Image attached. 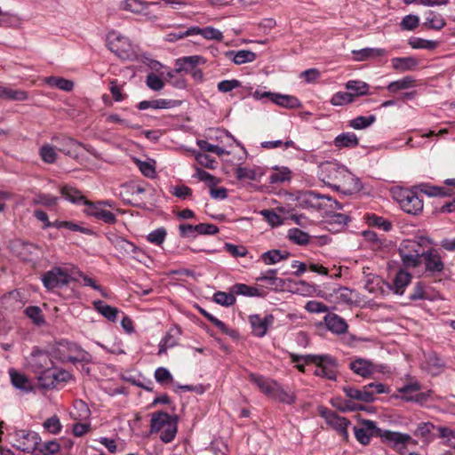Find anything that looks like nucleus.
<instances>
[{"label":"nucleus","mask_w":455,"mask_h":455,"mask_svg":"<svg viewBox=\"0 0 455 455\" xmlns=\"http://www.w3.org/2000/svg\"><path fill=\"white\" fill-rule=\"evenodd\" d=\"M60 192L61 195L71 203L84 204L86 206L84 212L87 215L93 216L108 224H113L116 221V217L114 213L103 209V207L100 206V204H95L87 200L79 190L66 186L61 188Z\"/></svg>","instance_id":"f257e3e1"},{"label":"nucleus","mask_w":455,"mask_h":455,"mask_svg":"<svg viewBox=\"0 0 455 455\" xmlns=\"http://www.w3.org/2000/svg\"><path fill=\"white\" fill-rule=\"evenodd\" d=\"M291 361L293 363H299L303 360L306 363H313L317 365L314 374L315 376L323 377L328 379H336V360L329 355H297L294 354L291 355Z\"/></svg>","instance_id":"f03ea898"},{"label":"nucleus","mask_w":455,"mask_h":455,"mask_svg":"<svg viewBox=\"0 0 455 455\" xmlns=\"http://www.w3.org/2000/svg\"><path fill=\"white\" fill-rule=\"evenodd\" d=\"M425 251L422 243L417 240H404L399 248L403 263L407 267H418L421 263Z\"/></svg>","instance_id":"7ed1b4c3"},{"label":"nucleus","mask_w":455,"mask_h":455,"mask_svg":"<svg viewBox=\"0 0 455 455\" xmlns=\"http://www.w3.org/2000/svg\"><path fill=\"white\" fill-rule=\"evenodd\" d=\"M320 170L322 180L334 189H336L337 185L341 181L344 176L351 179L350 172L337 163H323L320 166Z\"/></svg>","instance_id":"20e7f679"},{"label":"nucleus","mask_w":455,"mask_h":455,"mask_svg":"<svg viewBox=\"0 0 455 455\" xmlns=\"http://www.w3.org/2000/svg\"><path fill=\"white\" fill-rule=\"evenodd\" d=\"M57 354L62 362H70L74 364L91 361L90 354L75 343L60 344V347L57 349Z\"/></svg>","instance_id":"39448f33"},{"label":"nucleus","mask_w":455,"mask_h":455,"mask_svg":"<svg viewBox=\"0 0 455 455\" xmlns=\"http://www.w3.org/2000/svg\"><path fill=\"white\" fill-rule=\"evenodd\" d=\"M379 437L382 442L402 452L409 445H417L418 442L410 435L390 430L380 429Z\"/></svg>","instance_id":"423d86ee"},{"label":"nucleus","mask_w":455,"mask_h":455,"mask_svg":"<svg viewBox=\"0 0 455 455\" xmlns=\"http://www.w3.org/2000/svg\"><path fill=\"white\" fill-rule=\"evenodd\" d=\"M401 208L407 213L416 215L423 210V201L408 189H400L395 196Z\"/></svg>","instance_id":"0eeeda50"},{"label":"nucleus","mask_w":455,"mask_h":455,"mask_svg":"<svg viewBox=\"0 0 455 455\" xmlns=\"http://www.w3.org/2000/svg\"><path fill=\"white\" fill-rule=\"evenodd\" d=\"M42 282L47 290H53L68 284L70 277L66 270L55 267L43 275Z\"/></svg>","instance_id":"6e6552de"},{"label":"nucleus","mask_w":455,"mask_h":455,"mask_svg":"<svg viewBox=\"0 0 455 455\" xmlns=\"http://www.w3.org/2000/svg\"><path fill=\"white\" fill-rule=\"evenodd\" d=\"M303 203L316 209H325L327 207L331 210L342 209L341 204L333 200L331 196L321 195L314 191H308L304 194Z\"/></svg>","instance_id":"1a4fd4ad"},{"label":"nucleus","mask_w":455,"mask_h":455,"mask_svg":"<svg viewBox=\"0 0 455 455\" xmlns=\"http://www.w3.org/2000/svg\"><path fill=\"white\" fill-rule=\"evenodd\" d=\"M319 413L331 427L339 433L344 440L347 441L348 439L347 427L350 424L348 419L327 408H320Z\"/></svg>","instance_id":"9d476101"},{"label":"nucleus","mask_w":455,"mask_h":455,"mask_svg":"<svg viewBox=\"0 0 455 455\" xmlns=\"http://www.w3.org/2000/svg\"><path fill=\"white\" fill-rule=\"evenodd\" d=\"M9 248L11 251L19 259L24 261H31L39 251V247L32 243L25 242L21 239H15L10 242Z\"/></svg>","instance_id":"9b49d317"},{"label":"nucleus","mask_w":455,"mask_h":455,"mask_svg":"<svg viewBox=\"0 0 455 455\" xmlns=\"http://www.w3.org/2000/svg\"><path fill=\"white\" fill-rule=\"evenodd\" d=\"M15 446L22 451H34L39 445L40 437L35 432L19 430L15 433Z\"/></svg>","instance_id":"f8f14e48"},{"label":"nucleus","mask_w":455,"mask_h":455,"mask_svg":"<svg viewBox=\"0 0 455 455\" xmlns=\"http://www.w3.org/2000/svg\"><path fill=\"white\" fill-rule=\"evenodd\" d=\"M356 440L366 445L370 443L372 436L379 437L380 428L377 427L376 422L369 419H363L359 427H354Z\"/></svg>","instance_id":"ddd939ff"},{"label":"nucleus","mask_w":455,"mask_h":455,"mask_svg":"<svg viewBox=\"0 0 455 455\" xmlns=\"http://www.w3.org/2000/svg\"><path fill=\"white\" fill-rule=\"evenodd\" d=\"M52 141L56 143L59 151L75 159L78 158L79 149L84 147L82 143L66 136H54Z\"/></svg>","instance_id":"4468645a"},{"label":"nucleus","mask_w":455,"mask_h":455,"mask_svg":"<svg viewBox=\"0 0 455 455\" xmlns=\"http://www.w3.org/2000/svg\"><path fill=\"white\" fill-rule=\"evenodd\" d=\"M252 333L254 336L262 338L266 335L267 329L274 323V316L272 315H267L261 317L259 315H252L249 317Z\"/></svg>","instance_id":"2eb2a0df"},{"label":"nucleus","mask_w":455,"mask_h":455,"mask_svg":"<svg viewBox=\"0 0 455 455\" xmlns=\"http://www.w3.org/2000/svg\"><path fill=\"white\" fill-rule=\"evenodd\" d=\"M422 259H424L426 272L435 275L441 273L444 269V263L438 251L435 249L426 251Z\"/></svg>","instance_id":"dca6fc26"},{"label":"nucleus","mask_w":455,"mask_h":455,"mask_svg":"<svg viewBox=\"0 0 455 455\" xmlns=\"http://www.w3.org/2000/svg\"><path fill=\"white\" fill-rule=\"evenodd\" d=\"M108 45L109 50L119 58L125 59L129 57L131 45L126 37L114 34L110 35L108 39Z\"/></svg>","instance_id":"f3484780"},{"label":"nucleus","mask_w":455,"mask_h":455,"mask_svg":"<svg viewBox=\"0 0 455 455\" xmlns=\"http://www.w3.org/2000/svg\"><path fill=\"white\" fill-rule=\"evenodd\" d=\"M255 97L256 98L268 97L274 103H275L279 106L284 107V108H295L300 105L299 100L296 97L290 96V95H283V94L273 93V92H266L262 93L261 95H259V92H256Z\"/></svg>","instance_id":"a211bd4d"},{"label":"nucleus","mask_w":455,"mask_h":455,"mask_svg":"<svg viewBox=\"0 0 455 455\" xmlns=\"http://www.w3.org/2000/svg\"><path fill=\"white\" fill-rule=\"evenodd\" d=\"M29 365L35 372L39 373L45 370L52 369L53 362L47 353L37 351L31 355Z\"/></svg>","instance_id":"6ab92c4d"},{"label":"nucleus","mask_w":455,"mask_h":455,"mask_svg":"<svg viewBox=\"0 0 455 455\" xmlns=\"http://www.w3.org/2000/svg\"><path fill=\"white\" fill-rule=\"evenodd\" d=\"M350 369L363 378H368L376 371V366L371 361L363 358L352 361Z\"/></svg>","instance_id":"aec40b11"},{"label":"nucleus","mask_w":455,"mask_h":455,"mask_svg":"<svg viewBox=\"0 0 455 455\" xmlns=\"http://www.w3.org/2000/svg\"><path fill=\"white\" fill-rule=\"evenodd\" d=\"M324 323L331 331L342 334L347 330L346 321L336 314L329 313L324 316Z\"/></svg>","instance_id":"412c9836"},{"label":"nucleus","mask_w":455,"mask_h":455,"mask_svg":"<svg viewBox=\"0 0 455 455\" xmlns=\"http://www.w3.org/2000/svg\"><path fill=\"white\" fill-rule=\"evenodd\" d=\"M343 391L346 394V395L350 399L364 403H371L375 400L374 392L371 390H366L365 386L362 390L355 388L350 386H347L343 387Z\"/></svg>","instance_id":"4be33fe9"},{"label":"nucleus","mask_w":455,"mask_h":455,"mask_svg":"<svg viewBox=\"0 0 455 455\" xmlns=\"http://www.w3.org/2000/svg\"><path fill=\"white\" fill-rule=\"evenodd\" d=\"M250 380L257 385L259 390L268 397L272 398L278 384L271 379L255 374L250 375Z\"/></svg>","instance_id":"5701e85b"},{"label":"nucleus","mask_w":455,"mask_h":455,"mask_svg":"<svg viewBox=\"0 0 455 455\" xmlns=\"http://www.w3.org/2000/svg\"><path fill=\"white\" fill-rule=\"evenodd\" d=\"M350 178L344 176L340 182L337 185L336 190L345 195H352L358 192L362 188L360 180L350 172Z\"/></svg>","instance_id":"b1692460"},{"label":"nucleus","mask_w":455,"mask_h":455,"mask_svg":"<svg viewBox=\"0 0 455 455\" xmlns=\"http://www.w3.org/2000/svg\"><path fill=\"white\" fill-rule=\"evenodd\" d=\"M180 105V102L172 100H143L138 104V108L140 110H144L147 108H155V109H162V108H172Z\"/></svg>","instance_id":"393cba45"},{"label":"nucleus","mask_w":455,"mask_h":455,"mask_svg":"<svg viewBox=\"0 0 455 455\" xmlns=\"http://www.w3.org/2000/svg\"><path fill=\"white\" fill-rule=\"evenodd\" d=\"M180 335V329L173 327L166 333L164 338L162 339L159 345L158 355H162L166 352L170 347H173L178 344V337Z\"/></svg>","instance_id":"a878e982"},{"label":"nucleus","mask_w":455,"mask_h":455,"mask_svg":"<svg viewBox=\"0 0 455 455\" xmlns=\"http://www.w3.org/2000/svg\"><path fill=\"white\" fill-rule=\"evenodd\" d=\"M226 55L236 65L252 62L256 59V53L249 50L228 51L226 52Z\"/></svg>","instance_id":"bb28decb"},{"label":"nucleus","mask_w":455,"mask_h":455,"mask_svg":"<svg viewBox=\"0 0 455 455\" xmlns=\"http://www.w3.org/2000/svg\"><path fill=\"white\" fill-rule=\"evenodd\" d=\"M177 417H171L168 413L164 411H157L152 414L151 418V432H159L164 429L167 423L172 422Z\"/></svg>","instance_id":"cd10ccee"},{"label":"nucleus","mask_w":455,"mask_h":455,"mask_svg":"<svg viewBox=\"0 0 455 455\" xmlns=\"http://www.w3.org/2000/svg\"><path fill=\"white\" fill-rule=\"evenodd\" d=\"M391 61L393 68L401 72L414 70L419 65L414 57L394 58Z\"/></svg>","instance_id":"c85d7f7f"},{"label":"nucleus","mask_w":455,"mask_h":455,"mask_svg":"<svg viewBox=\"0 0 455 455\" xmlns=\"http://www.w3.org/2000/svg\"><path fill=\"white\" fill-rule=\"evenodd\" d=\"M346 89L352 94L354 100L359 96L370 94V85L363 81L350 80L346 84Z\"/></svg>","instance_id":"c756f323"},{"label":"nucleus","mask_w":455,"mask_h":455,"mask_svg":"<svg viewBox=\"0 0 455 455\" xmlns=\"http://www.w3.org/2000/svg\"><path fill=\"white\" fill-rule=\"evenodd\" d=\"M411 275L404 270L396 273L393 280V291L396 294H403L405 287L411 283Z\"/></svg>","instance_id":"7c9ffc66"},{"label":"nucleus","mask_w":455,"mask_h":455,"mask_svg":"<svg viewBox=\"0 0 455 455\" xmlns=\"http://www.w3.org/2000/svg\"><path fill=\"white\" fill-rule=\"evenodd\" d=\"M353 53L356 56V60L363 61L368 59L382 57L387 54V52L385 49L379 48H364L359 51H353Z\"/></svg>","instance_id":"2f4dec72"},{"label":"nucleus","mask_w":455,"mask_h":455,"mask_svg":"<svg viewBox=\"0 0 455 455\" xmlns=\"http://www.w3.org/2000/svg\"><path fill=\"white\" fill-rule=\"evenodd\" d=\"M359 141L356 135L353 132H345L337 136L334 140V145L338 148H355Z\"/></svg>","instance_id":"473e14b6"},{"label":"nucleus","mask_w":455,"mask_h":455,"mask_svg":"<svg viewBox=\"0 0 455 455\" xmlns=\"http://www.w3.org/2000/svg\"><path fill=\"white\" fill-rule=\"evenodd\" d=\"M192 32L193 36L201 35L204 38L208 40L222 41L223 39L222 33L212 27H206L204 28H200L199 27H192Z\"/></svg>","instance_id":"72a5a7b5"},{"label":"nucleus","mask_w":455,"mask_h":455,"mask_svg":"<svg viewBox=\"0 0 455 455\" xmlns=\"http://www.w3.org/2000/svg\"><path fill=\"white\" fill-rule=\"evenodd\" d=\"M9 374L11 377L12 384L15 387L24 391H30L32 389L28 379L24 374L18 372L14 369H11L9 371Z\"/></svg>","instance_id":"f704fd0d"},{"label":"nucleus","mask_w":455,"mask_h":455,"mask_svg":"<svg viewBox=\"0 0 455 455\" xmlns=\"http://www.w3.org/2000/svg\"><path fill=\"white\" fill-rule=\"evenodd\" d=\"M290 256L287 251L282 252L280 250H270L261 254L260 259L266 265L275 264Z\"/></svg>","instance_id":"c9c22d12"},{"label":"nucleus","mask_w":455,"mask_h":455,"mask_svg":"<svg viewBox=\"0 0 455 455\" xmlns=\"http://www.w3.org/2000/svg\"><path fill=\"white\" fill-rule=\"evenodd\" d=\"M200 60L201 57L199 56H188L182 59H179L177 60L176 62L178 68H176L175 72H189L196 68V66L199 64Z\"/></svg>","instance_id":"e433bc0d"},{"label":"nucleus","mask_w":455,"mask_h":455,"mask_svg":"<svg viewBox=\"0 0 455 455\" xmlns=\"http://www.w3.org/2000/svg\"><path fill=\"white\" fill-rule=\"evenodd\" d=\"M114 246L121 254H136L139 251V248L134 245L132 243L123 237H116L113 241Z\"/></svg>","instance_id":"4c0bfd02"},{"label":"nucleus","mask_w":455,"mask_h":455,"mask_svg":"<svg viewBox=\"0 0 455 455\" xmlns=\"http://www.w3.org/2000/svg\"><path fill=\"white\" fill-rule=\"evenodd\" d=\"M95 308L108 320L115 322L118 314L116 307L107 305L102 300H97L93 302Z\"/></svg>","instance_id":"58836bf2"},{"label":"nucleus","mask_w":455,"mask_h":455,"mask_svg":"<svg viewBox=\"0 0 455 455\" xmlns=\"http://www.w3.org/2000/svg\"><path fill=\"white\" fill-rule=\"evenodd\" d=\"M46 84L50 86L59 88L65 92H70L74 88V83L62 77L48 76L45 78Z\"/></svg>","instance_id":"ea45409f"},{"label":"nucleus","mask_w":455,"mask_h":455,"mask_svg":"<svg viewBox=\"0 0 455 455\" xmlns=\"http://www.w3.org/2000/svg\"><path fill=\"white\" fill-rule=\"evenodd\" d=\"M415 85V80L412 76H404L403 78L391 82L387 85V90L391 92H396L400 90L411 88Z\"/></svg>","instance_id":"a19ab883"},{"label":"nucleus","mask_w":455,"mask_h":455,"mask_svg":"<svg viewBox=\"0 0 455 455\" xmlns=\"http://www.w3.org/2000/svg\"><path fill=\"white\" fill-rule=\"evenodd\" d=\"M0 98L13 100H25L28 98V94L24 91L12 90L7 87L0 86Z\"/></svg>","instance_id":"79ce46f5"},{"label":"nucleus","mask_w":455,"mask_h":455,"mask_svg":"<svg viewBox=\"0 0 455 455\" xmlns=\"http://www.w3.org/2000/svg\"><path fill=\"white\" fill-rule=\"evenodd\" d=\"M445 20L441 14H436L432 12L426 17V21L423 25L428 28L439 30L445 26Z\"/></svg>","instance_id":"37998d69"},{"label":"nucleus","mask_w":455,"mask_h":455,"mask_svg":"<svg viewBox=\"0 0 455 455\" xmlns=\"http://www.w3.org/2000/svg\"><path fill=\"white\" fill-rule=\"evenodd\" d=\"M148 4L142 0H125L122 3V8L133 13H141L147 10Z\"/></svg>","instance_id":"c03bdc74"},{"label":"nucleus","mask_w":455,"mask_h":455,"mask_svg":"<svg viewBox=\"0 0 455 455\" xmlns=\"http://www.w3.org/2000/svg\"><path fill=\"white\" fill-rule=\"evenodd\" d=\"M40 385L44 388H53L56 385L55 371L52 369L45 370L38 373Z\"/></svg>","instance_id":"a18cd8bd"},{"label":"nucleus","mask_w":455,"mask_h":455,"mask_svg":"<svg viewBox=\"0 0 455 455\" xmlns=\"http://www.w3.org/2000/svg\"><path fill=\"white\" fill-rule=\"evenodd\" d=\"M376 121V116L371 115L369 116H357L349 121V126L355 130L365 129Z\"/></svg>","instance_id":"49530a36"},{"label":"nucleus","mask_w":455,"mask_h":455,"mask_svg":"<svg viewBox=\"0 0 455 455\" xmlns=\"http://www.w3.org/2000/svg\"><path fill=\"white\" fill-rule=\"evenodd\" d=\"M288 238L296 244L305 245L309 242V235L307 233L299 229L291 228L288 231Z\"/></svg>","instance_id":"de8ad7c7"},{"label":"nucleus","mask_w":455,"mask_h":455,"mask_svg":"<svg viewBox=\"0 0 455 455\" xmlns=\"http://www.w3.org/2000/svg\"><path fill=\"white\" fill-rule=\"evenodd\" d=\"M56 147L44 144L40 148L39 154L42 160L46 164H53L56 161Z\"/></svg>","instance_id":"09e8293b"},{"label":"nucleus","mask_w":455,"mask_h":455,"mask_svg":"<svg viewBox=\"0 0 455 455\" xmlns=\"http://www.w3.org/2000/svg\"><path fill=\"white\" fill-rule=\"evenodd\" d=\"M160 439L164 443H170L173 440L177 433V418L172 422L167 423L164 429L160 430Z\"/></svg>","instance_id":"8fccbe9b"},{"label":"nucleus","mask_w":455,"mask_h":455,"mask_svg":"<svg viewBox=\"0 0 455 455\" xmlns=\"http://www.w3.org/2000/svg\"><path fill=\"white\" fill-rule=\"evenodd\" d=\"M60 449V445L57 441H49L41 445H37L36 451H38L37 455H54Z\"/></svg>","instance_id":"3c124183"},{"label":"nucleus","mask_w":455,"mask_h":455,"mask_svg":"<svg viewBox=\"0 0 455 455\" xmlns=\"http://www.w3.org/2000/svg\"><path fill=\"white\" fill-rule=\"evenodd\" d=\"M213 300L221 306L229 307L235 304V298L232 291L230 293L217 291L213 295Z\"/></svg>","instance_id":"603ef678"},{"label":"nucleus","mask_w":455,"mask_h":455,"mask_svg":"<svg viewBox=\"0 0 455 455\" xmlns=\"http://www.w3.org/2000/svg\"><path fill=\"white\" fill-rule=\"evenodd\" d=\"M354 100H355L349 92H338L332 96L331 103L333 106H343L351 103Z\"/></svg>","instance_id":"864d4df0"},{"label":"nucleus","mask_w":455,"mask_h":455,"mask_svg":"<svg viewBox=\"0 0 455 455\" xmlns=\"http://www.w3.org/2000/svg\"><path fill=\"white\" fill-rule=\"evenodd\" d=\"M43 427H44V429H46L49 433L52 435L59 434L62 428V425L60 421V419L56 415H53L51 418L47 419L44 422Z\"/></svg>","instance_id":"5fc2aeb1"},{"label":"nucleus","mask_w":455,"mask_h":455,"mask_svg":"<svg viewBox=\"0 0 455 455\" xmlns=\"http://www.w3.org/2000/svg\"><path fill=\"white\" fill-rule=\"evenodd\" d=\"M235 176L238 180H257L259 173L255 169L238 167L235 170Z\"/></svg>","instance_id":"6e6d98bb"},{"label":"nucleus","mask_w":455,"mask_h":455,"mask_svg":"<svg viewBox=\"0 0 455 455\" xmlns=\"http://www.w3.org/2000/svg\"><path fill=\"white\" fill-rule=\"evenodd\" d=\"M272 399L277 400L281 403L291 404L295 402L293 394H290L283 389L279 385L277 386Z\"/></svg>","instance_id":"4d7b16f0"},{"label":"nucleus","mask_w":455,"mask_h":455,"mask_svg":"<svg viewBox=\"0 0 455 455\" xmlns=\"http://www.w3.org/2000/svg\"><path fill=\"white\" fill-rule=\"evenodd\" d=\"M25 313L28 318L36 325H41L44 323V319L42 314V310L38 307L30 306L25 310Z\"/></svg>","instance_id":"13d9d810"},{"label":"nucleus","mask_w":455,"mask_h":455,"mask_svg":"<svg viewBox=\"0 0 455 455\" xmlns=\"http://www.w3.org/2000/svg\"><path fill=\"white\" fill-rule=\"evenodd\" d=\"M232 292L238 295H245V296H258L259 291L255 287H251L243 283H237L232 287Z\"/></svg>","instance_id":"bf43d9fd"},{"label":"nucleus","mask_w":455,"mask_h":455,"mask_svg":"<svg viewBox=\"0 0 455 455\" xmlns=\"http://www.w3.org/2000/svg\"><path fill=\"white\" fill-rule=\"evenodd\" d=\"M74 409H75L76 412H73V415L76 419H85L90 415L89 407L82 400H78V401L75 402Z\"/></svg>","instance_id":"052dcab7"},{"label":"nucleus","mask_w":455,"mask_h":455,"mask_svg":"<svg viewBox=\"0 0 455 455\" xmlns=\"http://www.w3.org/2000/svg\"><path fill=\"white\" fill-rule=\"evenodd\" d=\"M147 85L153 91L158 92L164 86L163 80L154 73H150L146 78Z\"/></svg>","instance_id":"680f3d73"},{"label":"nucleus","mask_w":455,"mask_h":455,"mask_svg":"<svg viewBox=\"0 0 455 455\" xmlns=\"http://www.w3.org/2000/svg\"><path fill=\"white\" fill-rule=\"evenodd\" d=\"M434 428H435V426L432 423L423 422L418 426V427L416 428V430L414 432V435L416 436H419V437L427 440L428 436L431 435Z\"/></svg>","instance_id":"e2e57ef3"},{"label":"nucleus","mask_w":455,"mask_h":455,"mask_svg":"<svg viewBox=\"0 0 455 455\" xmlns=\"http://www.w3.org/2000/svg\"><path fill=\"white\" fill-rule=\"evenodd\" d=\"M58 201L59 198L57 196L47 194H39L35 198L36 204H42L46 207H52L56 205Z\"/></svg>","instance_id":"0e129e2a"},{"label":"nucleus","mask_w":455,"mask_h":455,"mask_svg":"<svg viewBox=\"0 0 455 455\" xmlns=\"http://www.w3.org/2000/svg\"><path fill=\"white\" fill-rule=\"evenodd\" d=\"M290 180V172L287 168L278 170L269 176V182L271 184L282 183Z\"/></svg>","instance_id":"69168bd1"},{"label":"nucleus","mask_w":455,"mask_h":455,"mask_svg":"<svg viewBox=\"0 0 455 455\" xmlns=\"http://www.w3.org/2000/svg\"><path fill=\"white\" fill-rule=\"evenodd\" d=\"M419 17L410 14L403 18L400 25L403 30H413L419 26Z\"/></svg>","instance_id":"338daca9"},{"label":"nucleus","mask_w":455,"mask_h":455,"mask_svg":"<svg viewBox=\"0 0 455 455\" xmlns=\"http://www.w3.org/2000/svg\"><path fill=\"white\" fill-rule=\"evenodd\" d=\"M260 213L262 216H264L265 220L273 227L281 225L283 223L282 217L276 214L272 210H263L261 211Z\"/></svg>","instance_id":"774afa93"}]
</instances>
